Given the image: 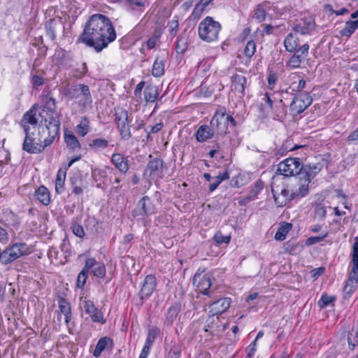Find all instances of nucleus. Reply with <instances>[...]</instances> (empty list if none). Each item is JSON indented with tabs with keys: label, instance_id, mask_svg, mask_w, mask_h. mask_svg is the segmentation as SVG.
<instances>
[{
	"label": "nucleus",
	"instance_id": "393cba45",
	"mask_svg": "<svg viewBox=\"0 0 358 358\" xmlns=\"http://www.w3.org/2000/svg\"><path fill=\"white\" fill-rule=\"evenodd\" d=\"M113 345L114 343L113 339L107 336L102 337L98 341L96 348L93 352V355L95 357H98L104 350H111L113 348Z\"/></svg>",
	"mask_w": 358,
	"mask_h": 358
},
{
	"label": "nucleus",
	"instance_id": "7c9ffc66",
	"mask_svg": "<svg viewBox=\"0 0 358 358\" xmlns=\"http://www.w3.org/2000/svg\"><path fill=\"white\" fill-rule=\"evenodd\" d=\"M58 303L60 312L64 315L65 323L68 324L71 319L70 303L64 298L59 299Z\"/></svg>",
	"mask_w": 358,
	"mask_h": 358
},
{
	"label": "nucleus",
	"instance_id": "c9c22d12",
	"mask_svg": "<svg viewBox=\"0 0 358 358\" xmlns=\"http://www.w3.org/2000/svg\"><path fill=\"white\" fill-rule=\"evenodd\" d=\"M90 126L88 118L83 117L79 124L76 126V131L80 136H86L90 131Z\"/></svg>",
	"mask_w": 358,
	"mask_h": 358
},
{
	"label": "nucleus",
	"instance_id": "5701e85b",
	"mask_svg": "<svg viewBox=\"0 0 358 358\" xmlns=\"http://www.w3.org/2000/svg\"><path fill=\"white\" fill-rule=\"evenodd\" d=\"M39 116L41 117V124L60 120L59 113L54 108L48 106L43 107L39 112Z\"/></svg>",
	"mask_w": 358,
	"mask_h": 358
},
{
	"label": "nucleus",
	"instance_id": "a878e982",
	"mask_svg": "<svg viewBox=\"0 0 358 358\" xmlns=\"http://www.w3.org/2000/svg\"><path fill=\"white\" fill-rule=\"evenodd\" d=\"M34 196L44 206H48L51 203L50 191L44 185H41L36 189Z\"/></svg>",
	"mask_w": 358,
	"mask_h": 358
},
{
	"label": "nucleus",
	"instance_id": "f3484780",
	"mask_svg": "<svg viewBox=\"0 0 358 358\" xmlns=\"http://www.w3.org/2000/svg\"><path fill=\"white\" fill-rule=\"evenodd\" d=\"M110 162L121 173L125 174L129 169V157L124 156L122 153H113L110 158Z\"/></svg>",
	"mask_w": 358,
	"mask_h": 358
},
{
	"label": "nucleus",
	"instance_id": "4be33fe9",
	"mask_svg": "<svg viewBox=\"0 0 358 358\" xmlns=\"http://www.w3.org/2000/svg\"><path fill=\"white\" fill-rule=\"evenodd\" d=\"M215 131L213 128L208 125H201L195 133V138L198 142L203 143L211 139L214 136Z\"/></svg>",
	"mask_w": 358,
	"mask_h": 358
},
{
	"label": "nucleus",
	"instance_id": "3c124183",
	"mask_svg": "<svg viewBox=\"0 0 358 358\" xmlns=\"http://www.w3.org/2000/svg\"><path fill=\"white\" fill-rule=\"evenodd\" d=\"M357 284H358V281L350 280V278L348 277L343 289L345 293L348 294L353 293L355 290V285Z\"/></svg>",
	"mask_w": 358,
	"mask_h": 358
},
{
	"label": "nucleus",
	"instance_id": "de8ad7c7",
	"mask_svg": "<svg viewBox=\"0 0 358 358\" xmlns=\"http://www.w3.org/2000/svg\"><path fill=\"white\" fill-rule=\"evenodd\" d=\"M92 272L94 276L99 278H103L106 273V267L103 263L99 262Z\"/></svg>",
	"mask_w": 358,
	"mask_h": 358
},
{
	"label": "nucleus",
	"instance_id": "f704fd0d",
	"mask_svg": "<svg viewBox=\"0 0 358 358\" xmlns=\"http://www.w3.org/2000/svg\"><path fill=\"white\" fill-rule=\"evenodd\" d=\"M358 28V19L354 21L348 20L345 27L340 31L342 36L350 37Z\"/></svg>",
	"mask_w": 358,
	"mask_h": 358
},
{
	"label": "nucleus",
	"instance_id": "6ab92c4d",
	"mask_svg": "<svg viewBox=\"0 0 358 358\" xmlns=\"http://www.w3.org/2000/svg\"><path fill=\"white\" fill-rule=\"evenodd\" d=\"M84 309L85 312L89 315L94 322H100L101 324L106 322V320L103 319V313L96 308L92 301H85Z\"/></svg>",
	"mask_w": 358,
	"mask_h": 358
},
{
	"label": "nucleus",
	"instance_id": "c03bdc74",
	"mask_svg": "<svg viewBox=\"0 0 358 358\" xmlns=\"http://www.w3.org/2000/svg\"><path fill=\"white\" fill-rule=\"evenodd\" d=\"M336 300V297L332 296H328L326 294H323L318 301V306L321 308H324L329 305L333 304L334 301Z\"/></svg>",
	"mask_w": 358,
	"mask_h": 358
},
{
	"label": "nucleus",
	"instance_id": "cd10ccee",
	"mask_svg": "<svg viewBox=\"0 0 358 358\" xmlns=\"http://www.w3.org/2000/svg\"><path fill=\"white\" fill-rule=\"evenodd\" d=\"M284 46L286 51L289 52H292L296 50V48L300 47L299 45V39L296 34L292 33H289L287 35L284 40Z\"/></svg>",
	"mask_w": 358,
	"mask_h": 358
},
{
	"label": "nucleus",
	"instance_id": "39448f33",
	"mask_svg": "<svg viewBox=\"0 0 358 358\" xmlns=\"http://www.w3.org/2000/svg\"><path fill=\"white\" fill-rule=\"evenodd\" d=\"M313 99L308 92H299L296 94L290 105L289 110L293 116L303 113L311 103Z\"/></svg>",
	"mask_w": 358,
	"mask_h": 358
},
{
	"label": "nucleus",
	"instance_id": "ddd939ff",
	"mask_svg": "<svg viewBox=\"0 0 358 358\" xmlns=\"http://www.w3.org/2000/svg\"><path fill=\"white\" fill-rule=\"evenodd\" d=\"M315 23L313 17L310 15L305 16L296 20L293 30L300 34L305 35L310 34L315 29Z\"/></svg>",
	"mask_w": 358,
	"mask_h": 358
},
{
	"label": "nucleus",
	"instance_id": "b1692460",
	"mask_svg": "<svg viewBox=\"0 0 358 358\" xmlns=\"http://www.w3.org/2000/svg\"><path fill=\"white\" fill-rule=\"evenodd\" d=\"M47 35L52 41L56 38V31L62 27V22L59 18L50 19L45 24Z\"/></svg>",
	"mask_w": 358,
	"mask_h": 358
},
{
	"label": "nucleus",
	"instance_id": "09e8293b",
	"mask_svg": "<svg viewBox=\"0 0 358 358\" xmlns=\"http://www.w3.org/2000/svg\"><path fill=\"white\" fill-rule=\"evenodd\" d=\"M87 278H88V272L82 269L81 271L79 273L78 278H77V282H76L77 287L80 288V289H83L86 283Z\"/></svg>",
	"mask_w": 358,
	"mask_h": 358
},
{
	"label": "nucleus",
	"instance_id": "4c0bfd02",
	"mask_svg": "<svg viewBox=\"0 0 358 358\" xmlns=\"http://www.w3.org/2000/svg\"><path fill=\"white\" fill-rule=\"evenodd\" d=\"M262 100L264 101V103H262L259 108L260 111L264 113L266 115H268L270 113V110L271 108H273V106L275 103V101H273L268 93H266L264 95V97L262 99Z\"/></svg>",
	"mask_w": 358,
	"mask_h": 358
},
{
	"label": "nucleus",
	"instance_id": "f257e3e1",
	"mask_svg": "<svg viewBox=\"0 0 358 358\" xmlns=\"http://www.w3.org/2000/svg\"><path fill=\"white\" fill-rule=\"evenodd\" d=\"M115 38L116 31L110 20L104 15L94 14L86 23L78 41L99 52Z\"/></svg>",
	"mask_w": 358,
	"mask_h": 358
},
{
	"label": "nucleus",
	"instance_id": "8fccbe9b",
	"mask_svg": "<svg viewBox=\"0 0 358 358\" xmlns=\"http://www.w3.org/2000/svg\"><path fill=\"white\" fill-rule=\"evenodd\" d=\"M253 17L257 19L258 22H262L266 17L265 10L260 6H257L253 11Z\"/></svg>",
	"mask_w": 358,
	"mask_h": 358
},
{
	"label": "nucleus",
	"instance_id": "0eeeda50",
	"mask_svg": "<svg viewBox=\"0 0 358 358\" xmlns=\"http://www.w3.org/2000/svg\"><path fill=\"white\" fill-rule=\"evenodd\" d=\"M24 133L25 138L22 144V149L28 153H41L45 150L46 147L50 145L47 144L45 138L44 139L43 144L42 141L40 138L38 140V141H36V139L31 136L30 131Z\"/></svg>",
	"mask_w": 358,
	"mask_h": 358
},
{
	"label": "nucleus",
	"instance_id": "864d4df0",
	"mask_svg": "<svg viewBox=\"0 0 358 358\" xmlns=\"http://www.w3.org/2000/svg\"><path fill=\"white\" fill-rule=\"evenodd\" d=\"M167 27L169 28V32L172 37H174L178 32L179 27V22L178 20H172L169 21L167 24Z\"/></svg>",
	"mask_w": 358,
	"mask_h": 358
},
{
	"label": "nucleus",
	"instance_id": "5fc2aeb1",
	"mask_svg": "<svg viewBox=\"0 0 358 358\" xmlns=\"http://www.w3.org/2000/svg\"><path fill=\"white\" fill-rule=\"evenodd\" d=\"M77 87V84L73 85L71 87L66 86L62 90V94L67 96L69 99H72L73 98L76 97L75 95L76 88Z\"/></svg>",
	"mask_w": 358,
	"mask_h": 358
},
{
	"label": "nucleus",
	"instance_id": "603ef678",
	"mask_svg": "<svg viewBox=\"0 0 358 358\" xmlns=\"http://www.w3.org/2000/svg\"><path fill=\"white\" fill-rule=\"evenodd\" d=\"M71 229L73 234L79 238H83L85 235L83 226L76 222L72 224Z\"/></svg>",
	"mask_w": 358,
	"mask_h": 358
},
{
	"label": "nucleus",
	"instance_id": "dca6fc26",
	"mask_svg": "<svg viewBox=\"0 0 358 358\" xmlns=\"http://www.w3.org/2000/svg\"><path fill=\"white\" fill-rule=\"evenodd\" d=\"M350 257L352 268L349 273V278H350V280L358 281V236L354 238Z\"/></svg>",
	"mask_w": 358,
	"mask_h": 358
},
{
	"label": "nucleus",
	"instance_id": "58836bf2",
	"mask_svg": "<svg viewBox=\"0 0 358 358\" xmlns=\"http://www.w3.org/2000/svg\"><path fill=\"white\" fill-rule=\"evenodd\" d=\"M115 122L117 124V127L122 124L124 122H126L127 120H129V115L127 110L118 108L115 109Z\"/></svg>",
	"mask_w": 358,
	"mask_h": 358
},
{
	"label": "nucleus",
	"instance_id": "20e7f679",
	"mask_svg": "<svg viewBox=\"0 0 358 358\" xmlns=\"http://www.w3.org/2000/svg\"><path fill=\"white\" fill-rule=\"evenodd\" d=\"M271 187L273 199L275 203L279 207L285 206L288 201L295 198L304 196L299 194V188L295 192L290 193L285 186L280 187L279 186L274 187L272 185Z\"/></svg>",
	"mask_w": 358,
	"mask_h": 358
},
{
	"label": "nucleus",
	"instance_id": "a19ab883",
	"mask_svg": "<svg viewBox=\"0 0 358 358\" xmlns=\"http://www.w3.org/2000/svg\"><path fill=\"white\" fill-rule=\"evenodd\" d=\"M129 124V120H127L126 122L120 124L117 126V128L120 130L121 138L124 141H127L131 137V129Z\"/></svg>",
	"mask_w": 358,
	"mask_h": 358
},
{
	"label": "nucleus",
	"instance_id": "a211bd4d",
	"mask_svg": "<svg viewBox=\"0 0 358 358\" xmlns=\"http://www.w3.org/2000/svg\"><path fill=\"white\" fill-rule=\"evenodd\" d=\"M231 299L230 298H220L215 300L210 305L209 313L212 315H218L224 313L230 306Z\"/></svg>",
	"mask_w": 358,
	"mask_h": 358
},
{
	"label": "nucleus",
	"instance_id": "473e14b6",
	"mask_svg": "<svg viewBox=\"0 0 358 358\" xmlns=\"http://www.w3.org/2000/svg\"><path fill=\"white\" fill-rule=\"evenodd\" d=\"M109 145V142L108 140L102 138H98L93 139L90 143L89 147L91 150L94 152L101 151Z\"/></svg>",
	"mask_w": 358,
	"mask_h": 358
},
{
	"label": "nucleus",
	"instance_id": "bb28decb",
	"mask_svg": "<svg viewBox=\"0 0 358 358\" xmlns=\"http://www.w3.org/2000/svg\"><path fill=\"white\" fill-rule=\"evenodd\" d=\"M181 311V304L179 302H174L169 308L165 319V323L170 326L172 325L174 321L177 319L179 313Z\"/></svg>",
	"mask_w": 358,
	"mask_h": 358
},
{
	"label": "nucleus",
	"instance_id": "6e6552de",
	"mask_svg": "<svg viewBox=\"0 0 358 358\" xmlns=\"http://www.w3.org/2000/svg\"><path fill=\"white\" fill-rule=\"evenodd\" d=\"M309 45L304 43L301 45L296 50L293 51V55L287 61L286 66L290 69H297L301 66L302 62H303L308 55Z\"/></svg>",
	"mask_w": 358,
	"mask_h": 358
},
{
	"label": "nucleus",
	"instance_id": "c756f323",
	"mask_svg": "<svg viewBox=\"0 0 358 358\" xmlns=\"http://www.w3.org/2000/svg\"><path fill=\"white\" fill-rule=\"evenodd\" d=\"M159 96L158 87L155 85H148L144 90V97L147 102H155Z\"/></svg>",
	"mask_w": 358,
	"mask_h": 358
},
{
	"label": "nucleus",
	"instance_id": "aec40b11",
	"mask_svg": "<svg viewBox=\"0 0 358 358\" xmlns=\"http://www.w3.org/2000/svg\"><path fill=\"white\" fill-rule=\"evenodd\" d=\"M247 79L243 75L236 73L231 76V87L236 93L242 97L245 94V89Z\"/></svg>",
	"mask_w": 358,
	"mask_h": 358
},
{
	"label": "nucleus",
	"instance_id": "37998d69",
	"mask_svg": "<svg viewBox=\"0 0 358 358\" xmlns=\"http://www.w3.org/2000/svg\"><path fill=\"white\" fill-rule=\"evenodd\" d=\"M213 240L216 243L217 245H220L222 243H227L228 244L231 241V236L230 235H226L224 236L221 231H217L214 236Z\"/></svg>",
	"mask_w": 358,
	"mask_h": 358
},
{
	"label": "nucleus",
	"instance_id": "4468645a",
	"mask_svg": "<svg viewBox=\"0 0 358 358\" xmlns=\"http://www.w3.org/2000/svg\"><path fill=\"white\" fill-rule=\"evenodd\" d=\"M193 284L201 294L210 296L213 291L209 289L212 286V282L208 274L201 275L196 273L193 278Z\"/></svg>",
	"mask_w": 358,
	"mask_h": 358
},
{
	"label": "nucleus",
	"instance_id": "e433bc0d",
	"mask_svg": "<svg viewBox=\"0 0 358 358\" xmlns=\"http://www.w3.org/2000/svg\"><path fill=\"white\" fill-rule=\"evenodd\" d=\"M164 73V60L158 57L156 58L152 70V74L155 77H160Z\"/></svg>",
	"mask_w": 358,
	"mask_h": 358
},
{
	"label": "nucleus",
	"instance_id": "4d7b16f0",
	"mask_svg": "<svg viewBox=\"0 0 358 358\" xmlns=\"http://www.w3.org/2000/svg\"><path fill=\"white\" fill-rule=\"evenodd\" d=\"M205 9L206 8L198 2L195 5L194 8L192 13V17L193 19H199Z\"/></svg>",
	"mask_w": 358,
	"mask_h": 358
},
{
	"label": "nucleus",
	"instance_id": "69168bd1",
	"mask_svg": "<svg viewBox=\"0 0 358 358\" xmlns=\"http://www.w3.org/2000/svg\"><path fill=\"white\" fill-rule=\"evenodd\" d=\"M8 234L4 228L0 227V243L6 244L8 241Z\"/></svg>",
	"mask_w": 358,
	"mask_h": 358
},
{
	"label": "nucleus",
	"instance_id": "f8f14e48",
	"mask_svg": "<svg viewBox=\"0 0 358 358\" xmlns=\"http://www.w3.org/2000/svg\"><path fill=\"white\" fill-rule=\"evenodd\" d=\"M137 207L138 209L132 212L134 217L138 215L150 216L157 213L156 206L151 202L150 198L148 196H145L139 200Z\"/></svg>",
	"mask_w": 358,
	"mask_h": 358
},
{
	"label": "nucleus",
	"instance_id": "1a4fd4ad",
	"mask_svg": "<svg viewBox=\"0 0 358 358\" xmlns=\"http://www.w3.org/2000/svg\"><path fill=\"white\" fill-rule=\"evenodd\" d=\"M210 127L217 134H226L228 132V126L226 120V109L217 110L210 122Z\"/></svg>",
	"mask_w": 358,
	"mask_h": 358
},
{
	"label": "nucleus",
	"instance_id": "79ce46f5",
	"mask_svg": "<svg viewBox=\"0 0 358 358\" xmlns=\"http://www.w3.org/2000/svg\"><path fill=\"white\" fill-rule=\"evenodd\" d=\"M348 342L349 348L352 350L358 345V331L352 329L351 331L348 332Z\"/></svg>",
	"mask_w": 358,
	"mask_h": 358
},
{
	"label": "nucleus",
	"instance_id": "680f3d73",
	"mask_svg": "<svg viewBox=\"0 0 358 358\" xmlns=\"http://www.w3.org/2000/svg\"><path fill=\"white\" fill-rule=\"evenodd\" d=\"M31 83L34 88H38L44 84V79L41 76L34 75L31 78Z\"/></svg>",
	"mask_w": 358,
	"mask_h": 358
},
{
	"label": "nucleus",
	"instance_id": "13d9d810",
	"mask_svg": "<svg viewBox=\"0 0 358 358\" xmlns=\"http://www.w3.org/2000/svg\"><path fill=\"white\" fill-rule=\"evenodd\" d=\"M327 215V210L325 207L322 206H317L315 208V218L318 220H323Z\"/></svg>",
	"mask_w": 358,
	"mask_h": 358
},
{
	"label": "nucleus",
	"instance_id": "2f4dec72",
	"mask_svg": "<svg viewBox=\"0 0 358 358\" xmlns=\"http://www.w3.org/2000/svg\"><path fill=\"white\" fill-rule=\"evenodd\" d=\"M64 141L67 147L71 150H75L81 148L77 137L71 131L65 132Z\"/></svg>",
	"mask_w": 358,
	"mask_h": 358
},
{
	"label": "nucleus",
	"instance_id": "0e129e2a",
	"mask_svg": "<svg viewBox=\"0 0 358 358\" xmlns=\"http://www.w3.org/2000/svg\"><path fill=\"white\" fill-rule=\"evenodd\" d=\"M256 346H257V342H256V341H254L247 348L246 352H247V357L248 358H252L254 356L255 352L257 350Z\"/></svg>",
	"mask_w": 358,
	"mask_h": 358
},
{
	"label": "nucleus",
	"instance_id": "72a5a7b5",
	"mask_svg": "<svg viewBox=\"0 0 358 358\" xmlns=\"http://www.w3.org/2000/svg\"><path fill=\"white\" fill-rule=\"evenodd\" d=\"M66 175V170L62 168L58 170L55 179V192L57 194H61L64 190Z\"/></svg>",
	"mask_w": 358,
	"mask_h": 358
},
{
	"label": "nucleus",
	"instance_id": "6e6d98bb",
	"mask_svg": "<svg viewBox=\"0 0 358 358\" xmlns=\"http://www.w3.org/2000/svg\"><path fill=\"white\" fill-rule=\"evenodd\" d=\"M328 236V232L320 236H311L306 239V245H312L323 241Z\"/></svg>",
	"mask_w": 358,
	"mask_h": 358
},
{
	"label": "nucleus",
	"instance_id": "412c9836",
	"mask_svg": "<svg viewBox=\"0 0 358 358\" xmlns=\"http://www.w3.org/2000/svg\"><path fill=\"white\" fill-rule=\"evenodd\" d=\"M48 131V136L45 138L48 145H51L55 138L59 136L60 131V120L43 123Z\"/></svg>",
	"mask_w": 358,
	"mask_h": 358
},
{
	"label": "nucleus",
	"instance_id": "9d476101",
	"mask_svg": "<svg viewBox=\"0 0 358 358\" xmlns=\"http://www.w3.org/2000/svg\"><path fill=\"white\" fill-rule=\"evenodd\" d=\"M76 96L72 99L77 100L79 106L85 108L92 103V97L90 93V87L87 85L77 84L75 91Z\"/></svg>",
	"mask_w": 358,
	"mask_h": 358
},
{
	"label": "nucleus",
	"instance_id": "774afa93",
	"mask_svg": "<svg viewBox=\"0 0 358 358\" xmlns=\"http://www.w3.org/2000/svg\"><path fill=\"white\" fill-rule=\"evenodd\" d=\"M348 141L352 142H358V127L349 134Z\"/></svg>",
	"mask_w": 358,
	"mask_h": 358
},
{
	"label": "nucleus",
	"instance_id": "2eb2a0df",
	"mask_svg": "<svg viewBox=\"0 0 358 358\" xmlns=\"http://www.w3.org/2000/svg\"><path fill=\"white\" fill-rule=\"evenodd\" d=\"M37 109L38 104L35 103L23 115L20 124L24 129V132L30 131L29 125L36 126L38 123L36 118Z\"/></svg>",
	"mask_w": 358,
	"mask_h": 358
},
{
	"label": "nucleus",
	"instance_id": "423d86ee",
	"mask_svg": "<svg viewBox=\"0 0 358 358\" xmlns=\"http://www.w3.org/2000/svg\"><path fill=\"white\" fill-rule=\"evenodd\" d=\"M149 155L150 159L146 166L144 174L154 179L162 178L166 172L167 166L164 164L161 158H153Z\"/></svg>",
	"mask_w": 358,
	"mask_h": 358
},
{
	"label": "nucleus",
	"instance_id": "49530a36",
	"mask_svg": "<svg viewBox=\"0 0 358 358\" xmlns=\"http://www.w3.org/2000/svg\"><path fill=\"white\" fill-rule=\"evenodd\" d=\"M256 52V44L252 41L250 40L248 41L245 49H244V54L245 57H247L248 59H250Z\"/></svg>",
	"mask_w": 358,
	"mask_h": 358
},
{
	"label": "nucleus",
	"instance_id": "052dcab7",
	"mask_svg": "<svg viewBox=\"0 0 358 358\" xmlns=\"http://www.w3.org/2000/svg\"><path fill=\"white\" fill-rule=\"evenodd\" d=\"M180 350L176 346H173L166 355L165 358H180Z\"/></svg>",
	"mask_w": 358,
	"mask_h": 358
},
{
	"label": "nucleus",
	"instance_id": "a18cd8bd",
	"mask_svg": "<svg viewBox=\"0 0 358 358\" xmlns=\"http://www.w3.org/2000/svg\"><path fill=\"white\" fill-rule=\"evenodd\" d=\"M159 334V329L157 328L150 329L148 331V336L145 343V345L148 347L152 346V343L155 342L157 335Z\"/></svg>",
	"mask_w": 358,
	"mask_h": 358
},
{
	"label": "nucleus",
	"instance_id": "ea45409f",
	"mask_svg": "<svg viewBox=\"0 0 358 358\" xmlns=\"http://www.w3.org/2000/svg\"><path fill=\"white\" fill-rule=\"evenodd\" d=\"M291 229L292 224L285 223L283 225H281L275 234V239L277 241H284Z\"/></svg>",
	"mask_w": 358,
	"mask_h": 358
},
{
	"label": "nucleus",
	"instance_id": "f03ea898",
	"mask_svg": "<svg viewBox=\"0 0 358 358\" xmlns=\"http://www.w3.org/2000/svg\"><path fill=\"white\" fill-rule=\"evenodd\" d=\"M320 163L303 164L301 159L287 158L278 164L276 175L295 176L299 182V194L306 196L309 192V183L322 170Z\"/></svg>",
	"mask_w": 358,
	"mask_h": 358
},
{
	"label": "nucleus",
	"instance_id": "c85d7f7f",
	"mask_svg": "<svg viewBox=\"0 0 358 358\" xmlns=\"http://www.w3.org/2000/svg\"><path fill=\"white\" fill-rule=\"evenodd\" d=\"M287 111L286 105L282 99H280L275 101L273 108L271 109L270 113H271L276 118L280 119L284 118L286 116Z\"/></svg>",
	"mask_w": 358,
	"mask_h": 358
},
{
	"label": "nucleus",
	"instance_id": "338daca9",
	"mask_svg": "<svg viewBox=\"0 0 358 358\" xmlns=\"http://www.w3.org/2000/svg\"><path fill=\"white\" fill-rule=\"evenodd\" d=\"M268 87L272 89L277 81V76L274 73L270 72L267 78Z\"/></svg>",
	"mask_w": 358,
	"mask_h": 358
},
{
	"label": "nucleus",
	"instance_id": "7ed1b4c3",
	"mask_svg": "<svg viewBox=\"0 0 358 358\" xmlns=\"http://www.w3.org/2000/svg\"><path fill=\"white\" fill-rule=\"evenodd\" d=\"M220 29V24L208 16L199 25V36L202 41L211 42L217 38Z\"/></svg>",
	"mask_w": 358,
	"mask_h": 358
},
{
	"label": "nucleus",
	"instance_id": "9b49d317",
	"mask_svg": "<svg viewBox=\"0 0 358 358\" xmlns=\"http://www.w3.org/2000/svg\"><path fill=\"white\" fill-rule=\"evenodd\" d=\"M156 286V277L154 275H146L138 292V296L141 301V304H143L144 301L147 300L152 294Z\"/></svg>",
	"mask_w": 358,
	"mask_h": 358
},
{
	"label": "nucleus",
	"instance_id": "bf43d9fd",
	"mask_svg": "<svg viewBox=\"0 0 358 358\" xmlns=\"http://www.w3.org/2000/svg\"><path fill=\"white\" fill-rule=\"evenodd\" d=\"M98 262H96V260L92 257V258H87L86 260H85V266L83 268V270L86 271L87 272L89 273V271L95 267L97 264H98Z\"/></svg>",
	"mask_w": 358,
	"mask_h": 358
},
{
	"label": "nucleus",
	"instance_id": "e2e57ef3",
	"mask_svg": "<svg viewBox=\"0 0 358 358\" xmlns=\"http://www.w3.org/2000/svg\"><path fill=\"white\" fill-rule=\"evenodd\" d=\"M325 271V268L323 266L313 268L310 271L311 277L316 280L319 276L322 275Z\"/></svg>",
	"mask_w": 358,
	"mask_h": 358
}]
</instances>
